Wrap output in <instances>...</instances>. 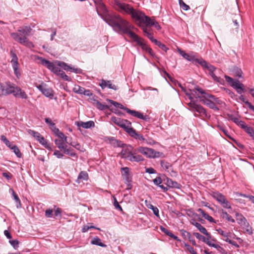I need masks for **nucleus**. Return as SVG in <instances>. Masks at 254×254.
Masks as SVG:
<instances>
[{
	"instance_id": "ea45409f",
	"label": "nucleus",
	"mask_w": 254,
	"mask_h": 254,
	"mask_svg": "<svg viewBox=\"0 0 254 254\" xmlns=\"http://www.w3.org/2000/svg\"><path fill=\"white\" fill-rule=\"evenodd\" d=\"M160 164L161 167L166 171H167L168 172H169L171 170V166L170 165L169 163L162 160L160 162Z\"/></svg>"
},
{
	"instance_id": "de8ad7c7",
	"label": "nucleus",
	"mask_w": 254,
	"mask_h": 254,
	"mask_svg": "<svg viewBox=\"0 0 254 254\" xmlns=\"http://www.w3.org/2000/svg\"><path fill=\"white\" fill-rule=\"evenodd\" d=\"M217 231L219 234L225 237V239L231 237V233L230 232H225L220 229H217Z\"/></svg>"
},
{
	"instance_id": "e433bc0d",
	"label": "nucleus",
	"mask_w": 254,
	"mask_h": 254,
	"mask_svg": "<svg viewBox=\"0 0 254 254\" xmlns=\"http://www.w3.org/2000/svg\"><path fill=\"white\" fill-rule=\"evenodd\" d=\"M11 87V84L8 85L6 88L0 83V96L9 94L10 93L8 92V89Z\"/></svg>"
},
{
	"instance_id": "58836bf2",
	"label": "nucleus",
	"mask_w": 254,
	"mask_h": 254,
	"mask_svg": "<svg viewBox=\"0 0 254 254\" xmlns=\"http://www.w3.org/2000/svg\"><path fill=\"white\" fill-rule=\"evenodd\" d=\"M55 143L58 148L61 150H63L67 146L64 145L63 140L56 139L55 140Z\"/></svg>"
},
{
	"instance_id": "b1692460",
	"label": "nucleus",
	"mask_w": 254,
	"mask_h": 254,
	"mask_svg": "<svg viewBox=\"0 0 254 254\" xmlns=\"http://www.w3.org/2000/svg\"><path fill=\"white\" fill-rule=\"evenodd\" d=\"M122 175L124 181L128 182V181L132 180V175L129 172V169L128 167H123L121 168Z\"/></svg>"
},
{
	"instance_id": "37998d69",
	"label": "nucleus",
	"mask_w": 254,
	"mask_h": 254,
	"mask_svg": "<svg viewBox=\"0 0 254 254\" xmlns=\"http://www.w3.org/2000/svg\"><path fill=\"white\" fill-rule=\"evenodd\" d=\"M69 144L71 145L72 147H74L76 149L79 150L80 151H84V148L83 147L81 146V145L74 141H71L70 142Z\"/></svg>"
},
{
	"instance_id": "69168bd1",
	"label": "nucleus",
	"mask_w": 254,
	"mask_h": 254,
	"mask_svg": "<svg viewBox=\"0 0 254 254\" xmlns=\"http://www.w3.org/2000/svg\"><path fill=\"white\" fill-rule=\"evenodd\" d=\"M54 155L56 156L58 158H62L63 157L64 155L61 153V152L58 150H56L54 151Z\"/></svg>"
},
{
	"instance_id": "8fccbe9b",
	"label": "nucleus",
	"mask_w": 254,
	"mask_h": 254,
	"mask_svg": "<svg viewBox=\"0 0 254 254\" xmlns=\"http://www.w3.org/2000/svg\"><path fill=\"white\" fill-rule=\"evenodd\" d=\"M41 144H42L45 148L48 149L49 150L52 151V149L51 147V145L50 143H48L47 141L44 138V141L42 140H40L39 142Z\"/></svg>"
},
{
	"instance_id": "6e6552de",
	"label": "nucleus",
	"mask_w": 254,
	"mask_h": 254,
	"mask_svg": "<svg viewBox=\"0 0 254 254\" xmlns=\"http://www.w3.org/2000/svg\"><path fill=\"white\" fill-rule=\"evenodd\" d=\"M225 78L226 81L234 88L238 93L241 94L245 91L244 85L240 82L238 80H234L232 77L225 75Z\"/></svg>"
},
{
	"instance_id": "a878e982",
	"label": "nucleus",
	"mask_w": 254,
	"mask_h": 254,
	"mask_svg": "<svg viewBox=\"0 0 254 254\" xmlns=\"http://www.w3.org/2000/svg\"><path fill=\"white\" fill-rule=\"evenodd\" d=\"M127 133L132 137H133L134 138L136 139H138L139 140L141 141H144L145 138L143 137V136L138 134L136 132V130L132 127L130 129H129L128 131L127 132Z\"/></svg>"
},
{
	"instance_id": "c9c22d12",
	"label": "nucleus",
	"mask_w": 254,
	"mask_h": 254,
	"mask_svg": "<svg viewBox=\"0 0 254 254\" xmlns=\"http://www.w3.org/2000/svg\"><path fill=\"white\" fill-rule=\"evenodd\" d=\"M107 101L111 103L113 105H114L115 107L120 108L121 109L124 110L126 111L127 113V110L129 109L127 107H125L122 104L119 103L116 101H114L112 100L108 99Z\"/></svg>"
},
{
	"instance_id": "338daca9",
	"label": "nucleus",
	"mask_w": 254,
	"mask_h": 254,
	"mask_svg": "<svg viewBox=\"0 0 254 254\" xmlns=\"http://www.w3.org/2000/svg\"><path fill=\"white\" fill-rule=\"evenodd\" d=\"M240 195L242 196H243L244 197L248 198L250 200L252 201L253 203H254V196L253 195H246L245 194H240Z\"/></svg>"
},
{
	"instance_id": "412c9836",
	"label": "nucleus",
	"mask_w": 254,
	"mask_h": 254,
	"mask_svg": "<svg viewBox=\"0 0 254 254\" xmlns=\"http://www.w3.org/2000/svg\"><path fill=\"white\" fill-rule=\"evenodd\" d=\"M127 113L130 114L132 116L137 117L138 119H142L144 121L149 122L150 120V117L148 115H143L141 113L136 111L135 110H131L130 109H127Z\"/></svg>"
},
{
	"instance_id": "2f4dec72",
	"label": "nucleus",
	"mask_w": 254,
	"mask_h": 254,
	"mask_svg": "<svg viewBox=\"0 0 254 254\" xmlns=\"http://www.w3.org/2000/svg\"><path fill=\"white\" fill-rule=\"evenodd\" d=\"M236 220L238 221V223L241 225H245L246 223H247L248 225L249 224L247 222L246 219L241 214L238 213H236Z\"/></svg>"
},
{
	"instance_id": "f257e3e1",
	"label": "nucleus",
	"mask_w": 254,
	"mask_h": 254,
	"mask_svg": "<svg viewBox=\"0 0 254 254\" xmlns=\"http://www.w3.org/2000/svg\"><path fill=\"white\" fill-rule=\"evenodd\" d=\"M102 18L114 30L118 33H123L128 27L130 23L126 20L123 19L119 15L112 12L104 14Z\"/></svg>"
},
{
	"instance_id": "4be33fe9",
	"label": "nucleus",
	"mask_w": 254,
	"mask_h": 254,
	"mask_svg": "<svg viewBox=\"0 0 254 254\" xmlns=\"http://www.w3.org/2000/svg\"><path fill=\"white\" fill-rule=\"evenodd\" d=\"M100 86L102 89L108 87L109 89H112L114 90H117L118 89V87L115 84H112L110 80L102 79L101 82L100 83Z\"/></svg>"
},
{
	"instance_id": "20e7f679",
	"label": "nucleus",
	"mask_w": 254,
	"mask_h": 254,
	"mask_svg": "<svg viewBox=\"0 0 254 254\" xmlns=\"http://www.w3.org/2000/svg\"><path fill=\"white\" fill-rule=\"evenodd\" d=\"M191 91L195 92V93L196 91H197L199 93L201 94V96H197V97L199 98L200 101L204 105L215 111H218L219 110V109L216 106L214 101H212L211 100H212V98H214L213 95L206 93L203 89L197 85L195 86L194 89L191 90Z\"/></svg>"
},
{
	"instance_id": "49530a36",
	"label": "nucleus",
	"mask_w": 254,
	"mask_h": 254,
	"mask_svg": "<svg viewBox=\"0 0 254 254\" xmlns=\"http://www.w3.org/2000/svg\"><path fill=\"white\" fill-rule=\"evenodd\" d=\"M11 191L12 192V195L13 196V198L16 203V206L17 208L21 207V202L18 196V195L14 192V190L11 189Z\"/></svg>"
},
{
	"instance_id": "393cba45",
	"label": "nucleus",
	"mask_w": 254,
	"mask_h": 254,
	"mask_svg": "<svg viewBox=\"0 0 254 254\" xmlns=\"http://www.w3.org/2000/svg\"><path fill=\"white\" fill-rule=\"evenodd\" d=\"M136 152L137 151H136L135 149L129 157L128 156V160L131 162H136L143 161L144 160L143 158L141 155L137 154Z\"/></svg>"
},
{
	"instance_id": "aec40b11",
	"label": "nucleus",
	"mask_w": 254,
	"mask_h": 254,
	"mask_svg": "<svg viewBox=\"0 0 254 254\" xmlns=\"http://www.w3.org/2000/svg\"><path fill=\"white\" fill-rule=\"evenodd\" d=\"M178 52L184 58L189 61L191 62L192 63H198L200 64V61L203 60L202 59H195L193 56H190L188 54L186 53L184 51H182L180 49H179Z\"/></svg>"
},
{
	"instance_id": "f8f14e48",
	"label": "nucleus",
	"mask_w": 254,
	"mask_h": 254,
	"mask_svg": "<svg viewBox=\"0 0 254 254\" xmlns=\"http://www.w3.org/2000/svg\"><path fill=\"white\" fill-rule=\"evenodd\" d=\"M8 89V92L10 94H13L16 97H19L24 99L28 98V96L25 92L22 90L20 87L14 84H11V87H9Z\"/></svg>"
},
{
	"instance_id": "5701e85b",
	"label": "nucleus",
	"mask_w": 254,
	"mask_h": 254,
	"mask_svg": "<svg viewBox=\"0 0 254 254\" xmlns=\"http://www.w3.org/2000/svg\"><path fill=\"white\" fill-rule=\"evenodd\" d=\"M126 147L122 150L120 154L122 158L128 160L127 157H129L132 154L133 147L131 145H126Z\"/></svg>"
},
{
	"instance_id": "0eeeda50",
	"label": "nucleus",
	"mask_w": 254,
	"mask_h": 254,
	"mask_svg": "<svg viewBox=\"0 0 254 254\" xmlns=\"http://www.w3.org/2000/svg\"><path fill=\"white\" fill-rule=\"evenodd\" d=\"M138 23H141L142 24L141 25L143 24L148 28H150L151 26H154L157 30H160L161 29L160 25L157 21H156L154 19H151L149 17L146 16L143 13H142L141 17H139V21H138Z\"/></svg>"
},
{
	"instance_id": "13d9d810",
	"label": "nucleus",
	"mask_w": 254,
	"mask_h": 254,
	"mask_svg": "<svg viewBox=\"0 0 254 254\" xmlns=\"http://www.w3.org/2000/svg\"><path fill=\"white\" fill-rule=\"evenodd\" d=\"M185 246L187 248V250L191 254H197V253L194 250L193 248L190 245L185 244Z\"/></svg>"
},
{
	"instance_id": "79ce46f5",
	"label": "nucleus",
	"mask_w": 254,
	"mask_h": 254,
	"mask_svg": "<svg viewBox=\"0 0 254 254\" xmlns=\"http://www.w3.org/2000/svg\"><path fill=\"white\" fill-rule=\"evenodd\" d=\"M84 88L81 87L79 85H76L73 88V91L77 94H82L84 91Z\"/></svg>"
},
{
	"instance_id": "a211bd4d",
	"label": "nucleus",
	"mask_w": 254,
	"mask_h": 254,
	"mask_svg": "<svg viewBox=\"0 0 254 254\" xmlns=\"http://www.w3.org/2000/svg\"><path fill=\"white\" fill-rule=\"evenodd\" d=\"M136 24L142 29L144 35L146 36L152 43H154V40H156V39L153 38L151 29L150 28L147 27L143 24L141 25L142 24L141 23H136Z\"/></svg>"
},
{
	"instance_id": "0e129e2a",
	"label": "nucleus",
	"mask_w": 254,
	"mask_h": 254,
	"mask_svg": "<svg viewBox=\"0 0 254 254\" xmlns=\"http://www.w3.org/2000/svg\"><path fill=\"white\" fill-rule=\"evenodd\" d=\"M53 212L52 209H47L45 211V216L48 218H50L53 215Z\"/></svg>"
},
{
	"instance_id": "a18cd8bd",
	"label": "nucleus",
	"mask_w": 254,
	"mask_h": 254,
	"mask_svg": "<svg viewBox=\"0 0 254 254\" xmlns=\"http://www.w3.org/2000/svg\"><path fill=\"white\" fill-rule=\"evenodd\" d=\"M153 43L158 46L161 49L164 51L165 52H167V51L168 50V48H167L164 44L162 43L160 41H159L157 40H154Z\"/></svg>"
},
{
	"instance_id": "4d7b16f0",
	"label": "nucleus",
	"mask_w": 254,
	"mask_h": 254,
	"mask_svg": "<svg viewBox=\"0 0 254 254\" xmlns=\"http://www.w3.org/2000/svg\"><path fill=\"white\" fill-rule=\"evenodd\" d=\"M114 206L116 209L123 211V209L121 205L119 204L116 197H114Z\"/></svg>"
},
{
	"instance_id": "1a4fd4ad",
	"label": "nucleus",
	"mask_w": 254,
	"mask_h": 254,
	"mask_svg": "<svg viewBox=\"0 0 254 254\" xmlns=\"http://www.w3.org/2000/svg\"><path fill=\"white\" fill-rule=\"evenodd\" d=\"M200 65L202 67L207 69L209 71L210 75L215 81L222 83V81H223V79H221L220 77L216 76L214 73L216 68L213 65L207 63L204 60L200 61Z\"/></svg>"
},
{
	"instance_id": "e2e57ef3",
	"label": "nucleus",
	"mask_w": 254,
	"mask_h": 254,
	"mask_svg": "<svg viewBox=\"0 0 254 254\" xmlns=\"http://www.w3.org/2000/svg\"><path fill=\"white\" fill-rule=\"evenodd\" d=\"M230 119L231 121H232L234 123H235L237 125L240 123V122L241 120H240L238 118L236 117H234L233 116L231 115L230 117Z\"/></svg>"
},
{
	"instance_id": "cd10ccee",
	"label": "nucleus",
	"mask_w": 254,
	"mask_h": 254,
	"mask_svg": "<svg viewBox=\"0 0 254 254\" xmlns=\"http://www.w3.org/2000/svg\"><path fill=\"white\" fill-rule=\"evenodd\" d=\"M193 225H194L195 227L197 228V229L203 234L205 235L208 237L210 238L211 235L210 234L207 232L206 229L202 226L200 224H199L198 222H195L194 223H193Z\"/></svg>"
},
{
	"instance_id": "f3484780",
	"label": "nucleus",
	"mask_w": 254,
	"mask_h": 254,
	"mask_svg": "<svg viewBox=\"0 0 254 254\" xmlns=\"http://www.w3.org/2000/svg\"><path fill=\"white\" fill-rule=\"evenodd\" d=\"M37 87L45 96L51 99L53 97V90L48 88L46 84L42 83L37 85Z\"/></svg>"
},
{
	"instance_id": "6ab92c4d",
	"label": "nucleus",
	"mask_w": 254,
	"mask_h": 254,
	"mask_svg": "<svg viewBox=\"0 0 254 254\" xmlns=\"http://www.w3.org/2000/svg\"><path fill=\"white\" fill-rule=\"evenodd\" d=\"M10 55L11 58V63L12 64V67L14 70V73L16 76L18 77L20 75V73L18 71V58L15 53L12 51H10Z\"/></svg>"
},
{
	"instance_id": "7ed1b4c3",
	"label": "nucleus",
	"mask_w": 254,
	"mask_h": 254,
	"mask_svg": "<svg viewBox=\"0 0 254 254\" xmlns=\"http://www.w3.org/2000/svg\"><path fill=\"white\" fill-rule=\"evenodd\" d=\"M31 30L32 29L30 26H26L23 27H20L17 30L19 34L17 33H11L10 36L15 41L18 42L21 44L25 46H33L32 43L29 42L27 38V37L29 35Z\"/></svg>"
},
{
	"instance_id": "c03bdc74",
	"label": "nucleus",
	"mask_w": 254,
	"mask_h": 254,
	"mask_svg": "<svg viewBox=\"0 0 254 254\" xmlns=\"http://www.w3.org/2000/svg\"><path fill=\"white\" fill-rule=\"evenodd\" d=\"M10 149L13 151V152L15 153V154L16 155L17 157H21L22 154L21 153L20 150L16 145H13V146H12Z\"/></svg>"
},
{
	"instance_id": "7c9ffc66",
	"label": "nucleus",
	"mask_w": 254,
	"mask_h": 254,
	"mask_svg": "<svg viewBox=\"0 0 254 254\" xmlns=\"http://www.w3.org/2000/svg\"><path fill=\"white\" fill-rule=\"evenodd\" d=\"M220 216L223 219H225L229 222H231L232 223H234L235 222V220L232 218V217L229 215L227 212L225 211L223 209L221 210L220 212Z\"/></svg>"
},
{
	"instance_id": "603ef678",
	"label": "nucleus",
	"mask_w": 254,
	"mask_h": 254,
	"mask_svg": "<svg viewBox=\"0 0 254 254\" xmlns=\"http://www.w3.org/2000/svg\"><path fill=\"white\" fill-rule=\"evenodd\" d=\"M59 75H60L61 77L65 81H70L71 80V79L69 77L63 70Z\"/></svg>"
},
{
	"instance_id": "f03ea898",
	"label": "nucleus",
	"mask_w": 254,
	"mask_h": 254,
	"mask_svg": "<svg viewBox=\"0 0 254 254\" xmlns=\"http://www.w3.org/2000/svg\"><path fill=\"white\" fill-rule=\"evenodd\" d=\"M115 5L116 6V8L118 11L130 15L136 23H138V21H139V17H141L143 13L140 11L135 10L133 7L129 4L118 0L115 1Z\"/></svg>"
},
{
	"instance_id": "864d4df0",
	"label": "nucleus",
	"mask_w": 254,
	"mask_h": 254,
	"mask_svg": "<svg viewBox=\"0 0 254 254\" xmlns=\"http://www.w3.org/2000/svg\"><path fill=\"white\" fill-rule=\"evenodd\" d=\"M82 94L87 96L92 97V98H91V99L92 100H93V98L95 99L96 97L95 95H94L89 90H86L85 89H84V91H83Z\"/></svg>"
},
{
	"instance_id": "dca6fc26",
	"label": "nucleus",
	"mask_w": 254,
	"mask_h": 254,
	"mask_svg": "<svg viewBox=\"0 0 254 254\" xmlns=\"http://www.w3.org/2000/svg\"><path fill=\"white\" fill-rule=\"evenodd\" d=\"M55 64L58 66L63 68L65 70L72 71L75 73H80L82 71V70L80 68L71 67L70 65H68L66 63L64 62L57 61L55 62Z\"/></svg>"
},
{
	"instance_id": "c85d7f7f",
	"label": "nucleus",
	"mask_w": 254,
	"mask_h": 254,
	"mask_svg": "<svg viewBox=\"0 0 254 254\" xmlns=\"http://www.w3.org/2000/svg\"><path fill=\"white\" fill-rule=\"evenodd\" d=\"M89 179L88 175L85 171H81L78 175L76 182L79 184L82 180L87 181Z\"/></svg>"
},
{
	"instance_id": "052dcab7",
	"label": "nucleus",
	"mask_w": 254,
	"mask_h": 254,
	"mask_svg": "<svg viewBox=\"0 0 254 254\" xmlns=\"http://www.w3.org/2000/svg\"><path fill=\"white\" fill-rule=\"evenodd\" d=\"M153 181L154 184L157 186H159L162 183V179L160 177H156Z\"/></svg>"
},
{
	"instance_id": "473e14b6",
	"label": "nucleus",
	"mask_w": 254,
	"mask_h": 254,
	"mask_svg": "<svg viewBox=\"0 0 254 254\" xmlns=\"http://www.w3.org/2000/svg\"><path fill=\"white\" fill-rule=\"evenodd\" d=\"M166 184L168 187L170 188H179L180 185L176 181H173L171 179L167 178Z\"/></svg>"
},
{
	"instance_id": "774afa93",
	"label": "nucleus",
	"mask_w": 254,
	"mask_h": 254,
	"mask_svg": "<svg viewBox=\"0 0 254 254\" xmlns=\"http://www.w3.org/2000/svg\"><path fill=\"white\" fill-rule=\"evenodd\" d=\"M244 129L249 135L252 134V131L254 130L252 127H248L247 125Z\"/></svg>"
},
{
	"instance_id": "ddd939ff",
	"label": "nucleus",
	"mask_w": 254,
	"mask_h": 254,
	"mask_svg": "<svg viewBox=\"0 0 254 254\" xmlns=\"http://www.w3.org/2000/svg\"><path fill=\"white\" fill-rule=\"evenodd\" d=\"M133 28V26L130 24L128 27H127L126 29L124 31L123 34H127L132 40H133L138 45L141 47L144 43L143 42L142 38L139 37L134 32L131 31V29Z\"/></svg>"
},
{
	"instance_id": "9b49d317",
	"label": "nucleus",
	"mask_w": 254,
	"mask_h": 254,
	"mask_svg": "<svg viewBox=\"0 0 254 254\" xmlns=\"http://www.w3.org/2000/svg\"><path fill=\"white\" fill-rule=\"evenodd\" d=\"M211 195L224 208L228 209L231 208L230 203L222 193L218 192H213Z\"/></svg>"
},
{
	"instance_id": "680f3d73",
	"label": "nucleus",
	"mask_w": 254,
	"mask_h": 254,
	"mask_svg": "<svg viewBox=\"0 0 254 254\" xmlns=\"http://www.w3.org/2000/svg\"><path fill=\"white\" fill-rule=\"evenodd\" d=\"M225 241L227 242H228L229 244H231L233 246H236V247H239V245H238V244L235 241H232V240H230L229 238H226L225 239Z\"/></svg>"
},
{
	"instance_id": "5fc2aeb1",
	"label": "nucleus",
	"mask_w": 254,
	"mask_h": 254,
	"mask_svg": "<svg viewBox=\"0 0 254 254\" xmlns=\"http://www.w3.org/2000/svg\"><path fill=\"white\" fill-rule=\"evenodd\" d=\"M63 150L64 153L69 155L73 157L76 155V154L72 151V150H70L69 148H66V147H65Z\"/></svg>"
},
{
	"instance_id": "3c124183",
	"label": "nucleus",
	"mask_w": 254,
	"mask_h": 254,
	"mask_svg": "<svg viewBox=\"0 0 254 254\" xmlns=\"http://www.w3.org/2000/svg\"><path fill=\"white\" fill-rule=\"evenodd\" d=\"M179 4L180 7L185 11L189 10L190 8V6L186 4L183 0H179Z\"/></svg>"
},
{
	"instance_id": "9d476101",
	"label": "nucleus",
	"mask_w": 254,
	"mask_h": 254,
	"mask_svg": "<svg viewBox=\"0 0 254 254\" xmlns=\"http://www.w3.org/2000/svg\"><path fill=\"white\" fill-rule=\"evenodd\" d=\"M111 121L117 126L124 128L127 133L129 129L131 128V123L127 120L122 119L120 118L113 117L111 118Z\"/></svg>"
},
{
	"instance_id": "09e8293b",
	"label": "nucleus",
	"mask_w": 254,
	"mask_h": 254,
	"mask_svg": "<svg viewBox=\"0 0 254 254\" xmlns=\"http://www.w3.org/2000/svg\"><path fill=\"white\" fill-rule=\"evenodd\" d=\"M0 139L9 148H10L13 145L4 135H1Z\"/></svg>"
},
{
	"instance_id": "c756f323",
	"label": "nucleus",
	"mask_w": 254,
	"mask_h": 254,
	"mask_svg": "<svg viewBox=\"0 0 254 254\" xmlns=\"http://www.w3.org/2000/svg\"><path fill=\"white\" fill-rule=\"evenodd\" d=\"M194 89V87L192 89H190V92H186V94L188 97L189 99L190 100V103L193 102L194 103H197L196 101L194 100L193 96H195L196 98H197V96H199L197 94V91H196V93L195 92L191 91V90H193Z\"/></svg>"
},
{
	"instance_id": "f704fd0d",
	"label": "nucleus",
	"mask_w": 254,
	"mask_h": 254,
	"mask_svg": "<svg viewBox=\"0 0 254 254\" xmlns=\"http://www.w3.org/2000/svg\"><path fill=\"white\" fill-rule=\"evenodd\" d=\"M93 100L94 101V104L96 105V107L100 110H105L106 109H108L109 107L108 105H104L102 104L95 99L93 98Z\"/></svg>"
},
{
	"instance_id": "72a5a7b5",
	"label": "nucleus",
	"mask_w": 254,
	"mask_h": 254,
	"mask_svg": "<svg viewBox=\"0 0 254 254\" xmlns=\"http://www.w3.org/2000/svg\"><path fill=\"white\" fill-rule=\"evenodd\" d=\"M91 244L94 245H97L102 247H106L107 246L101 242V240L97 237L94 238L91 241Z\"/></svg>"
},
{
	"instance_id": "bf43d9fd",
	"label": "nucleus",
	"mask_w": 254,
	"mask_h": 254,
	"mask_svg": "<svg viewBox=\"0 0 254 254\" xmlns=\"http://www.w3.org/2000/svg\"><path fill=\"white\" fill-rule=\"evenodd\" d=\"M9 243L15 249L18 247L19 242L17 240H9Z\"/></svg>"
},
{
	"instance_id": "4c0bfd02",
	"label": "nucleus",
	"mask_w": 254,
	"mask_h": 254,
	"mask_svg": "<svg viewBox=\"0 0 254 254\" xmlns=\"http://www.w3.org/2000/svg\"><path fill=\"white\" fill-rule=\"evenodd\" d=\"M141 48L142 49V50L148 52V54L152 57H155V54L153 52L151 48H150L149 47H148V46L146 44L144 43L141 47Z\"/></svg>"
},
{
	"instance_id": "423d86ee",
	"label": "nucleus",
	"mask_w": 254,
	"mask_h": 254,
	"mask_svg": "<svg viewBox=\"0 0 254 254\" xmlns=\"http://www.w3.org/2000/svg\"><path fill=\"white\" fill-rule=\"evenodd\" d=\"M136 151L142 154L143 155L147 158H158L163 155L162 152L156 151L152 148H150L145 147H139L136 149Z\"/></svg>"
},
{
	"instance_id": "bb28decb",
	"label": "nucleus",
	"mask_w": 254,
	"mask_h": 254,
	"mask_svg": "<svg viewBox=\"0 0 254 254\" xmlns=\"http://www.w3.org/2000/svg\"><path fill=\"white\" fill-rule=\"evenodd\" d=\"M76 125L79 127H82L84 128H89L95 126L94 122L92 121H89L86 122L82 121L77 122Z\"/></svg>"
},
{
	"instance_id": "a19ab883",
	"label": "nucleus",
	"mask_w": 254,
	"mask_h": 254,
	"mask_svg": "<svg viewBox=\"0 0 254 254\" xmlns=\"http://www.w3.org/2000/svg\"><path fill=\"white\" fill-rule=\"evenodd\" d=\"M30 133L39 141L42 140L44 141V137H43L38 132L34 130H30Z\"/></svg>"
},
{
	"instance_id": "6e6d98bb",
	"label": "nucleus",
	"mask_w": 254,
	"mask_h": 254,
	"mask_svg": "<svg viewBox=\"0 0 254 254\" xmlns=\"http://www.w3.org/2000/svg\"><path fill=\"white\" fill-rule=\"evenodd\" d=\"M89 225H90V224H88V225H87L84 226L82 229V232L83 233L86 232L88 230H89L90 229H91V228L97 229L99 230V228H96L95 227H94L93 226Z\"/></svg>"
},
{
	"instance_id": "39448f33",
	"label": "nucleus",
	"mask_w": 254,
	"mask_h": 254,
	"mask_svg": "<svg viewBox=\"0 0 254 254\" xmlns=\"http://www.w3.org/2000/svg\"><path fill=\"white\" fill-rule=\"evenodd\" d=\"M189 110L194 113V116L196 117H199L202 120L209 119L210 115L206 112V110L200 104L197 103H188Z\"/></svg>"
},
{
	"instance_id": "2eb2a0df",
	"label": "nucleus",
	"mask_w": 254,
	"mask_h": 254,
	"mask_svg": "<svg viewBox=\"0 0 254 254\" xmlns=\"http://www.w3.org/2000/svg\"><path fill=\"white\" fill-rule=\"evenodd\" d=\"M95 3L97 12L101 18L104 14H107L109 12L101 0H96Z\"/></svg>"
},
{
	"instance_id": "4468645a",
	"label": "nucleus",
	"mask_w": 254,
	"mask_h": 254,
	"mask_svg": "<svg viewBox=\"0 0 254 254\" xmlns=\"http://www.w3.org/2000/svg\"><path fill=\"white\" fill-rule=\"evenodd\" d=\"M41 64L45 65L49 70L53 72L55 74L59 75L61 71L60 68L55 66V64L50 61L47 60L42 58H39Z\"/></svg>"
}]
</instances>
